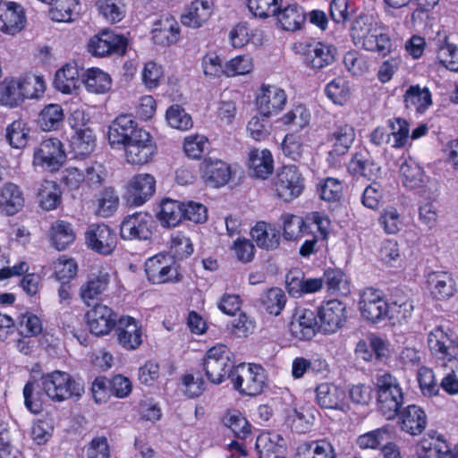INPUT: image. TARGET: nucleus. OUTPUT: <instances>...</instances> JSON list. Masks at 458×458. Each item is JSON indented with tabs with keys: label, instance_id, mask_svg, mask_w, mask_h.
Wrapping results in <instances>:
<instances>
[{
	"label": "nucleus",
	"instance_id": "e433bc0d",
	"mask_svg": "<svg viewBox=\"0 0 458 458\" xmlns=\"http://www.w3.org/2000/svg\"><path fill=\"white\" fill-rule=\"evenodd\" d=\"M317 403L323 409L343 410L345 392L330 383H321L316 387Z\"/></svg>",
	"mask_w": 458,
	"mask_h": 458
},
{
	"label": "nucleus",
	"instance_id": "cd10ccee",
	"mask_svg": "<svg viewBox=\"0 0 458 458\" xmlns=\"http://www.w3.org/2000/svg\"><path fill=\"white\" fill-rule=\"evenodd\" d=\"M318 331L317 315L310 309H304L300 316L293 318L288 324V332L292 340L310 341Z\"/></svg>",
	"mask_w": 458,
	"mask_h": 458
},
{
	"label": "nucleus",
	"instance_id": "0e129e2a",
	"mask_svg": "<svg viewBox=\"0 0 458 458\" xmlns=\"http://www.w3.org/2000/svg\"><path fill=\"white\" fill-rule=\"evenodd\" d=\"M23 102L25 99H38L46 90V83L40 76H28L18 78Z\"/></svg>",
	"mask_w": 458,
	"mask_h": 458
},
{
	"label": "nucleus",
	"instance_id": "13d9d810",
	"mask_svg": "<svg viewBox=\"0 0 458 458\" xmlns=\"http://www.w3.org/2000/svg\"><path fill=\"white\" fill-rule=\"evenodd\" d=\"M287 297L285 293L278 287H272L266 291L260 302L264 310L270 315L278 316L285 307Z\"/></svg>",
	"mask_w": 458,
	"mask_h": 458
},
{
	"label": "nucleus",
	"instance_id": "4468645a",
	"mask_svg": "<svg viewBox=\"0 0 458 458\" xmlns=\"http://www.w3.org/2000/svg\"><path fill=\"white\" fill-rule=\"evenodd\" d=\"M65 157L62 141L57 138H48L34 149L33 165L56 172L62 167Z\"/></svg>",
	"mask_w": 458,
	"mask_h": 458
},
{
	"label": "nucleus",
	"instance_id": "c85d7f7f",
	"mask_svg": "<svg viewBox=\"0 0 458 458\" xmlns=\"http://www.w3.org/2000/svg\"><path fill=\"white\" fill-rule=\"evenodd\" d=\"M420 458H457L454 449L442 435L427 434L417 445Z\"/></svg>",
	"mask_w": 458,
	"mask_h": 458
},
{
	"label": "nucleus",
	"instance_id": "79ce46f5",
	"mask_svg": "<svg viewBox=\"0 0 458 458\" xmlns=\"http://www.w3.org/2000/svg\"><path fill=\"white\" fill-rule=\"evenodd\" d=\"M48 237L51 245L57 250H64L73 243L76 233L71 223L64 220H56L49 230Z\"/></svg>",
	"mask_w": 458,
	"mask_h": 458
},
{
	"label": "nucleus",
	"instance_id": "7ed1b4c3",
	"mask_svg": "<svg viewBox=\"0 0 458 458\" xmlns=\"http://www.w3.org/2000/svg\"><path fill=\"white\" fill-rule=\"evenodd\" d=\"M238 364L235 354L224 344H216L208 348L202 359V369L208 382L220 385L231 380V373Z\"/></svg>",
	"mask_w": 458,
	"mask_h": 458
},
{
	"label": "nucleus",
	"instance_id": "9b49d317",
	"mask_svg": "<svg viewBox=\"0 0 458 458\" xmlns=\"http://www.w3.org/2000/svg\"><path fill=\"white\" fill-rule=\"evenodd\" d=\"M128 43L125 36L110 30H102L89 39L87 50L96 57L123 56L126 54Z\"/></svg>",
	"mask_w": 458,
	"mask_h": 458
},
{
	"label": "nucleus",
	"instance_id": "2f4dec72",
	"mask_svg": "<svg viewBox=\"0 0 458 458\" xmlns=\"http://www.w3.org/2000/svg\"><path fill=\"white\" fill-rule=\"evenodd\" d=\"M387 316L393 323L402 324L411 318L414 310L411 297L401 289H395L387 301Z\"/></svg>",
	"mask_w": 458,
	"mask_h": 458
},
{
	"label": "nucleus",
	"instance_id": "423d86ee",
	"mask_svg": "<svg viewBox=\"0 0 458 458\" xmlns=\"http://www.w3.org/2000/svg\"><path fill=\"white\" fill-rule=\"evenodd\" d=\"M38 386L43 394L55 403L66 401L73 396L79 397L83 392V386L70 373L58 369L43 373Z\"/></svg>",
	"mask_w": 458,
	"mask_h": 458
},
{
	"label": "nucleus",
	"instance_id": "ddd939ff",
	"mask_svg": "<svg viewBox=\"0 0 458 458\" xmlns=\"http://www.w3.org/2000/svg\"><path fill=\"white\" fill-rule=\"evenodd\" d=\"M127 163L143 165L152 160L157 153V144L148 131H140L134 138L123 145Z\"/></svg>",
	"mask_w": 458,
	"mask_h": 458
},
{
	"label": "nucleus",
	"instance_id": "1a4fd4ad",
	"mask_svg": "<svg viewBox=\"0 0 458 458\" xmlns=\"http://www.w3.org/2000/svg\"><path fill=\"white\" fill-rule=\"evenodd\" d=\"M180 266L169 252H158L147 259L144 271L152 284H176L182 280Z\"/></svg>",
	"mask_w": 458,
	"mask_h": 458
},
{
	"label": "nucleus",
	"instance_id": "412c9836",
	"mask_svg": "<svg viewBox=\"0 0 458 458\" xmlns=\"http://www.w3.org/2000/svg\"><path fill=\"white\" fill-rule=\"evenodd\" d=\"M110 284V275L106 271H98L88 277L80 288V296L88 307L102 304L104 296Z\"/></svg>",
	"mask_w": 458,
	"mask_h": 458
},
{
	"label": "nucleus",
	"instance_id": "6ab92c4d",
	"mask_svg": "<svg viewBox=\"0 0 458 458\" xmlns=\"http://www.w3.org/2000/svg\"><path fill=\"white\" fill-rule=\"evenodd\" d=\"M202 182L211 188H220L227 184L232 176L230 165L219 158L205 157L199 164Z\"/></svg>",
	"mask_w": 458,
	"mask_h": 458
},
{
	"label": "nucleus",
	"instance_id": "8fccbe9b",
	"mask_svg": "<svg viewBox=\"0 0 458 458\" xmlns=\"http://www.w3.org/2000/svg\"><path fill=\"white\" fill-rule=\"evenodd\" d=\"M30 127L27 121L18 118L7 125L5 129V139L8 144L16 149L24 148L29 140Z\"/></svg>",
	"mask_w": 458,
	"mask_h": 458
},
{
	"label": "nucleus",
	"instance_id": "9d476101",
	"mask_svg": "<svg viewBox=\"0 0 458 458\" xmlns=\"http://www.w3.org/2000/svg\"><path fill=\"white\" fill-rule=\"evenodd\" d=\"M355 137V130L352 124L342 121L335 123L334 128L327 136V141L332 143V148L326 157L329 167L342 166L344 158L352 148Z\"/></svg>",
	"mask_w": 458,
	"mask_h": 458
},
{
	"label": "nucleus",
	"instance_id": "58836bf2",
	"mask_svg": "<svg viewBox=\"0 0 458 458\" xmlns=\"http://www.w3.org/2000/svg\"><path fill=\"white\" fill-rule=\"evenodd\" d=\"M86 180L89 185L91 186L92 184H100L102 179L92 166L86 168V174L77 167H67L62 172L60 181L68 190L75 191Z\"/></svg>",
	"mask_w": 458,
	"mask_h": 458
},
{
	"label": "nucleus",
	"instance_id": "a19ab883",
	"mask_svg": "<svg viewBox=\"0 0 458 458\" xmlns=\"http://www.w3.org/2000/svg\"><path fill=\"white\" fill-rule=\"evenodd\" d=\"M80 72L75 63H68L55 74L54 86L63 94H71L80 87Z\"/></svg>",
	"mask_w": 458,
	"mask_h": 458
},
{
	"label": "nucleus",
	"instance_id": "69168bd1",
	"mask_svg": "<svg viewBox=\"0 0 458 458\" xmlns=\"http://www.w3.org/2000/svg\"><path fill=\"white\" fill-rule=\"evenodd\" d=\"M119 197L112 187L105 188L98 199L96 213L102 217H110L119 207Z\"/></svg>",
	"mask_w": 458,
	"mask_h": 458
},
{
	"label": "nucleus",
	"instance_id": "f03ea898",
	"mask_svg": "<svg viewBox=\"0 0 458 458\" xmlns=\"http://www.w3.org/2000/svg\"><path fill=\"white\" fill-rule=\"evenodd\" d=\"M89 118L84 111L76 109L68 117L72 131L68 140L69 154L72 159L83 160L89 157L97 145V136L89 126Z\"/></svg>",
	"mask_w": 458,
	"mask_h": 458
},
{
	"label": "nucleus",
	"instance_id": "20e7f679",
	"mask_svg": "<svg viewBox=\"0 0 458 458\" xmlns=\"http://www.w3.org/2000/svg\"><path fill=\"white\" fill-rule=\"evenodd\" d=\"M231 383L234 390L242 395L258 396L268 386L265 368L258 363H240L231 373Z\"/></svg>",
	"mask_w": 458,
	"mask_h": 458
},
{
	"label": "nucleus",
	"instance_id": "37998d69",
	"mask_svg": "<svg viewBox=\"0 0 458 458\" xmlns=\"http://www.w3.org/2000/svg\"><path fill=\"white\" fill-rule=\"evenodd\" d=\"M64 118V110L61 105L48 104L40 110L36 122L41 131H53L62 128Z\"/></svg>",
	"mask_w": 458,
	"mask_h": 458
},
{
	"label": "nucleus",
	"instance_id": "c03bdc74",
	"mask_svg": "<svg viewBox=\"0 0 458 458\" xmlns=\"http://www.w3.org/2000/svg\"><path fill=\"white\" fill-rule=\"evenodd\" d=\"M322 278L330 294L347 296L351 293V282L342 269L328 267L325 269Z\"/></svg>",
	"mask_w": 458,
	"mask_h": 458
},
{
	"label": "nucleus",
	"instance_id": "aec40b11",
	"mask_svg": "<svg viewBox=\"0 0 458 458\" xmlns=\"http://www.w3.org/2000/svg\"><path fill=\"white\" fill-rule=\"evenodd\" d=\"M286 102L285 91L276 85L262 84L256 97L258 109L267 118L282 111Z\"/></svg>",
	"mask_w": 458,
	"mask_h": 458
},
{
	"label": "nucleus",
	"instance_id": "f257e3e1",
	"mask_svg": "<svg viewBox=\"0 0 458 458\" xmlns=\"http://www.w3.org/2000/svg\"><path fill=\"white\" fill-rule=\"evenodd\" d=\"M353 45L368 52L386 57L393 51V41L387 27L382 22L373 21L367 14L360 13L354 18L350 28Z\"/></svg>",
	"mask_w": 458,
	"mask_h": 458
},
{
	"label": "nucleus",
	"instance_id": "09e8293b",
	"mask_svg": "<svg viewBox=\"0 0 458 458\" xmlns=\"http://www.w3.org/2000/svg\"><path fill=\"white\" fill-rule=\"evenodd\" d=\"M295 458H337V456L329 441L318 439L300 445Z\"/></svg>",
	"mask_w": 458,
	"mask_h": 458
},
{
	"label": "nucleus",
	"instance_id": "393cba45",
	"mask_svg": "<svg viewBox=\"0 0 458 458\" xmlns=\"http://www.w3.org/2000/svg\"><path fill=\"white\" fill-rule=\"evenodd\" d=\"M151 216L148 213L135 212L123 218L120 225V235L126 241L148 240L151 236Z\"/></svg>",
	"mask_w": 458,
	"mask_h": 458
},
{
	"label": "nucleus",
	"instance_id": "603ef678",
	"mask_svg": "<svg viewBox=\"0 0 458 458\" xmlns=\"http://www.w3.org/2000/svg\"><path fill=\"white\" fill-rule=\"evenodd\" d=\"M183 202L165 199L160 204L157 218L165 227H174L183 220Z\"/></svg>",
	"mask_w": 458,
	"mask_h": 458
},
{
	"label": "nucleus",
	"instance_id": "39448f33",
	"mask_svg": "<svg viewBox=\"0 0 458 458\" xmlns=\"http://www.w3.org/2000/svg\"><path fill=\"white\" fill-rule=\"evenodd\" d=\"M376 390L378 411L386 420L395 419L404 400L398 379L391 373H384L377 377Z\"/></svg>",
	"mask_w": 458,
	"mask_h": 458
},
{
	"label": "nucleus",
	"instance_id": "a18cd8bd",
	"mask_svg": "<svg viewBox=\"0 0 458 458\" xmlns=\"http://www.w3.org/2000/svg\"><path fill=\"white\" fill-rule=\"evenodd\" d=\"M304 225L301 226V238L304 236L318 235L321 240L328 236V226L330 220L327 216L318 211L307 213L302 216Z\"/></svg>",
	"mask_w": 458,
	"mask_h": 458
},
{
	"label": "nucleus",
	"instance_id": "338daca9",
	"mask_svg": "<svg viewBox=\"0 0 458 458\" xmlns=\"http://www.w3.org/2000/svg\"><path fill=\"white\" fill-rule=\"evenodd\" d=\"M317 191L320 199L327 202H336L341 199L343 183L334 177H327L319 181Z\"/></svg>",
	"mask_w": 458,
	"mask_h": 458
},
{
	"label": "nucleus",
	"instance_id": "ea45409f",
	"mask_svg": "<svg viewBox=\"0 0 458 458\" xmlns=\"http://www.w3.org/2000/svg\"><path fill=\"white\" fill-rule=\"evenodd\" d=\"M284 439L277 434L262 433L256 439L259 458H285Z\"/></svg>",
	"mask_w": 458,
	"mask_h": 458
},
{
	"label": "nucleus",
	"instance_id": "c756f323",
	"mask_svg": "<svg viewBox=\"0 0 458 458\" xmlns=\"http://www.w3.org/2000/svg\"><path fill=\"white\" fill-rule=\"evenodd\" d=\"M282 30L295 32L303 28L307 20V13L304 8L297 3L280 4L279 10L272 14Z\"/></svg>",
	"mask_w": 458,
	"mask_h": 458
},
{
	"label": "nucleus",
	"instance_id": "bf43d9fd",
	"mask_svg": "<svg viewBox=\"0 0 458 458\" xmlns=\"http://www.w3.org/2000/svg\"><path fill=\"white\" fill-rule=\"evenodd\" d=\"M310 112L304 105H297L288 110L279 119L282 124L301 130L307 127L310 123Z\"/></svg>",
	"mask_w": 458,
	"mask_h": 458
},
{
	"label": "nucleus",
	"instance_id": "a878e982",
	"mask_svg": "<svg viewBox=\"0 0 458 458\" xmlns=\"http://www.w3.org/2000/svg\"><path fill=\"white\" fill-rule=\"evenodd\" d=\"M156 191V179L149 174L134 175L128 184L127 200L134 207L146 203Z\"/></svg>",
	"mask_w": 458,
	"mask_h": 458
},
{
	"label": "nucleus",
	"instance_id": "6e6d98bb",
	"mask_svg": "<svg viewBox=\"0 0 458 458\" xmlns=\"http://www.w3.org/2000/svg\"><path fill=\"white\" fill-rule=\"evenodd\" d=\"M375 163L366 149L356 151L347 164V170L353 176H362L370 179L374 174Z\"/></svg>",
	"mask_w": 458,
	"mask_h": 458
},
{
	"label": "nucleus",
	"instance_id": "5701e85b",
	"mask_svg": "<svg viewBox=\"0 0 458 458\" xmlns=\"http://www.w3.org/2000/svg\"><path fill=\"white\" fill-rule=\"evenodd\" d=\"M140 131L146 130L139 127L132 114H121L114 118L109 126L108 140L112 146H123Z\"/></svg>",
	"mask_w": 458,
	"mask_h": 458
},
{
	"label": "nucleus",
	"instance_id": "f8f14e48",
	"mask_svg": "<svg viewBox=\"0 0 458 458\" xmlns=\"http://www.w3.org/2000/svg\"><path fill=\"white\" fill-rule=\"evenodd\" d=\"M315 313L319 331L326 335L338 331L344 327L347 319L346 305L337 299L323 301Z\"/></svg>",
	"mask_w": 458,
	"mask_h": 458
},
{
	"label": "nucleus",
	"instance_id": "de8ad7c7",
	"mask_svg": "<svg viewBox=\"0 0 458 458\" xmlns=\"http://www.w3.org/2000/svg\"><path fill=\"white\" fill-rule=\"evenodd\" d=\"M48 14L56 22H71L79 14V0H51Z\"/></svg>",
	"mask_w": 458,
	"mask_h": 458
},
{
	"label": "nucleus",
	"instance_id": "72a5a7b5",
	"mask_svg": "<svg viewBox=\"0 0 458 458\" xmlns=\"http://www.w3.org/2000/svg\"><path fill=\"white\" fill-rule=\"evenodd\" d=\"M212 12V0H194L181 15V22L189 28H200L208 21Z\"/></svg>",
	"mask_w": 458,
	"mask_h": 458
},
{
	"label": "nucleus",
	"instance_id": "473e14b6",
	"mask_svg": "<svg viewBox=\"0 0 458 458\" xmlns=\"http://www.w3.org/2000/svg\"><path fill=\"white\" fill-rule=\"evenodd\" d=\"M25 199L21 188L11 182L0 186V215L13 216L22 210Z\"/></svg>",
	"mask_w": 458,
	"mask_h": 458
},
{
	"label": "nucleus",
	"instance_id": "4be33fe9",
	"mask_svg": "<svg viewBox=\"0 0 458 458\" xmlns=\"http://www.w3.org/2000/svg\"><path fill=\"white\" fill-rule=\"evenodd\" d=\"M27 17L22 5L14 1H0V30L7 35H16L26 26Z\"/></svg>",
	"mask_w": 458,
	"mask_h": 458
},
{
	"label": "nucleus",
	"instance_id": "7c9ffc66",
	"mask_svg": "<svg viewBox=\"0 0 458 458\" xmlns=\"http://www.w3.org/2000/svg\"><path fill=\"white\" fill-rule=\"evenodd\" d=\"M397 417L400 428L412 437L420 435L428 424L425 411L416 404H410L401 409Z\"/></svg>",
	"mask_w": 458,
	"mask_h": 458
},
{
	"label": "nucleus",
	"instance_id": "864d4df0",
	"mask_svg": "<svg viewBox=\"0 0 458 458\" xmlns=\"http://www.w3.org/2000/svg\"><path fill=\"white\" fill-rule=\"evenodd\" d=\"M82 81L86 89L94 94L106 93L112 86V80L109 74L98 67L88 69L82 76Z\"/></svg>",
	"mask_w": 458,
	"mask_h": 458
},
{
	"label": "nucleus",
	"instance_id": "6e6552de",
	"mask_svg": "<svg viewBox=\"0 0 458 458\" xmlns=\"http://www.w3.org/2000/svg\"><path fill=\"white\" fill-rule=\"evenodd\" d=\"M304 189L305 178L295 165H284L271 181V190L275 197L287 203L299 198Z\"/></svg>",
	"mask_w": 458,
	"mask_h": 458
},
{
	"label": "nucleus",
	"instance_id": "b1692460",
	"mask_svg": "<svg viewBox=\"0 0 458 458\" xmlns=\"http://www.w3.org/2000/svg\"><path fill=\"white\" fill-rule=\"evenodd\" d=\"M452 331L443 326L435 327L428 333V345L433 356L442 360H452L454 357V340Z\"/></svg>",
	"mask_w": 458,
	"mask_h": 458
},
{
	"label": "nucleus",
	"instance_id": "774afa93",
	"mask_svg": "<svg viewBox=\"0 0 458 458\" xmlns=\"http://www.w3.org/2000/svg\"><path fill=\"white\" fill-rule=\"evenodd\" d=\"M325 94L333 103L343 106L350 97L348 82L342 77L335 78L326 85Z\"/></svg>",
	"mask_w": 458,
	"mask_h": 458
},
{
	"label": "nucleus",
	"instance_id": "0eeeda50",
	"mask_svg": "<svg viewBox=\"0 0 458 458\" xmlns=\"http://www.w3.org/2000/svg\"><path fill=\"white\" fill-rule=\"evenodd\" d=\"M293 50L300 56L302 64L313 71L322 70L334 64L337 53L333 45L314 38L295 42Z\"/></svg>",
	"mask_w": 458,
	"mask_h": 458
},
{
	"label": "nucleus",
	"instance_id": "3c124183",
	"mask_svg": "<svg viewBox=\"0 0 458 458\" xmlns=\"http://www.w3.org/2000/svg\"><path fill=\"white\" fill-rule=\"evenodd\" d=\"M38 199L44 210L56 209L62 203V191L59 184L51 180H44L38 191Z\"/></svg>",
	"mask_w": 458,
	"mask_h": 458
},
{
	"label": "nucleus",
	"instance_id": "e2e57ef3",
	"mask_svg": "<svg viewBox=\"0 0 458 458\" xmlns=\"http://www.w3.org/2000/svg\"><path fill=\"white\" fill-rule=\"evenodd\" d=\"M224 423L237 438L244 440L251 434L250 422L239 411H228L225 416Z\"/></svg>",
	"mask_w": 458,
	"mask_h": 458
},
{
	"label": "nucleus",
	"instance_id": "dca6fc26",
	"mask_svg": "<svg viewBox=\"0 0 458 458\" xmlns=\"http://www.w3.org/2000/svg\"><path fill=\"white\" fill-rule=\"evenodd\" d=\"M387 301L382 293L373 287H366L359 301V309L361 317L373 324L381 322L387 316Z\"/></svg>",
	"mask_w": 458,
	"mask_h": 458
},
{
	"label": "nucleus",
	"instance_id": "a211bd4d",
	"mask_svg": "<svg viewBox=\"0 0 458 458\" xmlns=\"http://www.w3.org/2000/svg\"><path fill=\"white\" fill-rule=\"evenodd\" d=\"M114 330L117 343L124 350H137L143 343L142 326L133 317L121 316Z\"/></svg>",
	"mask_w": 458,
	"mask_h": 458
},
{
	"label": "nucleus",
	"instance_id": "680f3d73",
	"mask_svg": "<svg viewBox=\"0 0 458 458\" xmlns=\"http://www.w3.org/2000/svg\"><path fill=\"white\" fill-rule=\"evenodd\" d=\"M282 235L286 241H298L301 238L302 216L284 212L280 216Z\"/></svg>",
	"mask_w": 458,
	"mask_h": 458
},
{
	"label": "nucleus",
	"instance_id": "49530a36",
	"mask_svg": "<svg viewBox=\"0 0 458 458\" xmlns=\"http://www.w3.org/2000/svg\"><path fill=\"white\" fill-rule=\"evenodd\" d=\"M250 235L261 249L275 250L280 244V232L265 222H258L251 229Z\"/></svg>",
	"mask_w": 458,
	"mask_h": 458
},
{
	"label": "nucleus",
	"instance_id": "f3484780",
	"mask_svg": "<svg viewBox=\"0 0 458 458\" xmlns=\"http://www.w3.org/2000/svg\"><path fill=\"white\" fill-rule=\"evenodd\" d=\"M118 319L117 313L105 304L94 305L85 313L89 332L96 336L108 335L114 330Z\"/></svg>",
	"mask_w": 458,
	"mask_h": 458
},
{
	"label": "nucleus",
	"instance_id": "c9c22d12",
	"mask_svg": "<svg viewBox=\"0 0 458 458\" xmlns=\"http://www.w3.org/2000/svg\"><path fill=\"white\" fill-rule=\"evenodd\" d=\"M248 167L254 177L267 179L274 171V158L269 149L253 148L248 155Z\"/></svg>",
	"mask_w": 458,
	"mask_h": 458
},
{
	"label": "nucleus",
	"instance_id": "f704fd0d",
	"mask_svg": "<svg viewBox=\"0 0 458 458\" xmlns=\"http://www.w3.org/2000/svg\"><path fill=\"white\" fill-rule=\"evenodd\" d=\"M180 38V25L172 16L160 19L152 30V40L156 45L171 46L177 43Z\"/></svg>",
	"mask_w": 458,
	"mask_h": 458
},
{
	"label": "nucleus",
	"instance_id": "bb28decb",
	"mask_svg": "<svg viewBox=\"0 0 458 458\" xmlns=\"http://www.w3.org/2000/svg\"><path fill=\"white\" fill-rule=\"evenodd\" d=\"M426 284L433 299L445 301L457 292L456 281L448 271H432L426 276Z\"/></svg>",
	"mask_w": 458,
	"mask_h": 458
},
{
	"label": "nucleus",
	"instance_id": "4d7b16f0",
	"mask_svg": "<svg viewBox=\"0 0 458 458\" xmlns=\"http://www.w3.org/2000/svg\"><path fill=\"white\" fill-rule=\"evenodd\" d=\"M390 428L383 426L370 430L358 437L357 445L360 449H373L382 451L385 444L390 443Z\"/></svg>",
	"mask_w": 458,
	"mask_h": 458
},
{
	"label": "nucleus",
	"instance_id": "5fc2aeb1",
	"mask_svg": "<svg viewBox=\"0 0 458 458\" xmlns=\"http://www.w3.org/2000/svg\"><path fill=\"white\" fill-rule=\"evenodd\" d=\"M23 103L19 80L6 77L0 82V105L10 108L17 107Z\"/></svg>",
	"mask_w": 458,
	"mask_h": 458
},
{
	"label": "nucleus",
	"instance_id": "2eb2a0df",
	"mask_svg": "<svg viewBox=\"0 0 458 458\" xmlns=\"http://www.w3.org/2000/svg\"><path fill=\"white\" fill-rule=\"evenodd\" d=\"M87 247L102 256L111 255L117 245L115 231L106 224H92L85 232Z\"/></svg>",
	"mask_w": 458,
	"mask_h": 458
},
{
	"label": "nucleus",
	"instance_id": "4c0bfd02",
	"mask_svg": "<svg viewBox=\"0 0 458 458\" xmlns=\"http://www.w3.org/2000/svg\"><path fill=\"white\" fill-rule=\"evenodd\" d=\"M403 103L406 109L424 114L433 104L432 95L427 87L411 85L403 95Z\"/></svg>",
	"mask_w": 458,
	"mask_h": 458
},
{
	"label": "nucleus",
	"instance_id": "052dcab7",
	"mask_svg": "<svg viewBox=\"0 0 458 458\" xmlns=\"http://www.w3.org/2000/svg\"><path fill=\"white\" fill-rule=\"evenodd\" d=\"M170 254L174 259H184L194 251L191 240L183 232L176 231L171 234L169 241Z\"/></svg>",
	"mask_w": 458,
	"mask_h": 458
}]
</instances>
